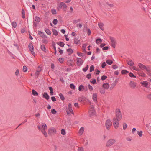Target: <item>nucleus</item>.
Returning a JSON list of instances; mask_svg holds the SVG:
<instances>
[{
    "label": "nucleus",
    "mask_w": 151,
    "mask_h": 151,
    "mask_svg": "<svg viewBox=\"0 0 151 151\" xmlns=\"http://www.w3.org/2000/svg\"><path fill=\"white\" fill-rule=\"evenodd\" d=\"M138 65L139 68L142 70L145 69L148 72H150L151 71V69L149 67H147L145 65L140 63H139L138 64Z\"/></svg>",
    "instance_id": "nucleus-1"
},
{
    "label": "nucleus",
    "mask_w": 151,
    "mask_h": 151,
    "mask_svg": "<svg viewBox=\"0 0 151 151\" xmlns=\"http://www.w3.org/2000/svg\"><path fill=\"white\" fill-rule=\"evenodd\" d=\"M116 119L117 120H121L122 118V114L120 110L119 109H117L116 111Z\"/></svg>",
    "instance_id": "nucleus-2"
},
{
    "label": "nucleus",
    "mask_w": 151,
    "mask_h": 151,
    "mask_svg": "<svg viewBox=\"0 0 151 151\" xmlns=\"http://www.w3.org/2000/svg\"><path fill=\"white\" fill-rule=\"evenodd\" d=\"M56 132V129L54 127L50 128L48 130V134L50 135H53L55 134Z\"/></svg>",
    "instance_id": "nucleus-3"
},
{
    "label": "nucleus",
    "mask_w": 151,
    "mask_h": 151,
    "mask_svg": "<svg viewBox=\"0 0 151 151\" xmlns=\"http://www.w3.org/2000/svg\"><path fill=\"white\" fill-rule=\"evenodd\" d=\"M109 39L111 42V45L113 47L115 48L116 47V41L115 38L113 37H109Z\"/></svg>",
    "instance_id": "nucleus-4"
},
{
    "label": "nucleus",
    "mask_w": 151,
    "mask_h": 151,
    "mask_svg": "<svg viewBox=\"0 0 151 151\" xmlns=\"http://www.w3.org/2000/svg\"><path fill=\"white\" fill-rule=\"evenodd\" d=\"M120 120H117V119H116V118H114L113 119V124L116 129L119 126V121Z\"/></svg>",
    "instance_id": "nucleus-5"
},
{
    "label": "nucleus",
    "mask_w": 151,
    "mask_h": 151,
    "mask_svg": "<svg viewBox=\"0 0 151 151\" xmlns=\"http://www.w3.org/2000/svg\"><path fill=\"white\" fill-rule=\"evenodd\" d=\"M112 125V123L110 119L107 120L105 123V126L106 129L109 130Z\"/></svg>",
    "instance_id": "nucleus-6"
},
{
    "label": "nucleus",
    "mask_w": 151,
    "mask_h": 151,
    "mask_svg": "<svg viewBox=\"0 0 151 151\" xmlns=\"http://www.w3.org/2000/svg\"><path fill=\"white\" fill-rule=\"evenodd\" d=\"M115 142V140L114 139H110L107 142L106 146L107 147H109L111 146Z\"/></svg>",
    "instance_id": "nucleus-7"
},
{
    "label": "nucleus",
    "mask_w": 151,
    "mask_h": 151,
    "mask_svg": "<svg viewBox=\"0 0 151 151\" xmlns=\"http://www.w3.org/2000/svg\"><path fill=\"white\" fill-rule=\"evenodd\" d=\"M76 61V64L78 66H81L83 63L82 60L80 58H77Z\"/></svg>",
    "instance_id": "nucleus-8"
},
{
    "label": "nucleus",
    "mask_w": 151,
    "mask_h": 151,
    "mask_svg": "<svg viewBox=\"0 0 151 151\" xmlns=\"http://www.w3.org/2000/svg\"><path fill=\"white\" fill-rule=\"evenodd\" d=\"M80 40L79 39V37H75L74 38V43L78 45L79 44H80Z\"/></svg>",
    "instance_id": "nucleus-9"
},
{
    "label": "nucleus",
    "mask_w": 151,
    "mask_h": 151,
    "mask_svg": "<svg viewBox=\"0 0 151 151\" xmlns=\"http://www.w3.org/2000/svg\"><path fill=\"white\" fill-rule=\"evenodd\" d=\"M38 34L41 37H42V38H47V37L45 36L43 32H41L40 31H38Z\"/></svg>",
    "instance_id": "nucleus-10"
},
{
    "label": "nucleus",
    "mask_w": 151,
    "mask_h": 151,
    "mask_svg": "<svg viewBox=\"0 0 151 151\" xmlns=\"http://www.w3.org/2000/svg\"><path fill=\"white\" fill-rule=\"evenodd\" d=\"M129 85L132 88L134 89L136 86V83H134L132 81H130Z\"/></svg>",
    "instance_id": "nucleus-11"
},
{
    "label": "nucleus",
    "mask_w": 151,
    "mask_h": 151,
    "mask_svg": "<svg viewBox=\"0 0 151 151\" xmlns=\"http://www.w3.org/2000/svg\"><path fill=\"white\" fill-rule=\"evenodd\" d=\"M92 98L96 103L97 102V95L96 93H93L92 96Z\"/></svg>",
    "instance_id": "nucleus-12"
},
{
    "label": "nucleus",
    "mask_w": 151,
    "mask_h": 151,
    "mask_svg": "<svg viewBox=\"0 0 151 151\" xmlns=\"http://www.w3.org/2000/svg\"><path fill=\"white\" fill-rule=\"evenodd\" d=\"M140 83L142 85L144 86V87H145L147 88H148V87H147L148 83L147 81H143L142 82H141Z\"/></svg>",
    "instance_id": "nucleus-13"
},
{
    "label": "nucleus",
    "mask_w": 151,
    "mask_h": 151,
    "mask_svg": "<svg viewBox=\"0 0 151 151\" xmlns=\"http://www.w3.org/2000/svg\"><path fill=\"white\" fill-rule=\"evenodd\" d=\"M28 47L29 50L31 52H33L34 50V47L32 43H29V44Z\"/></svg>",
    "instance_id": "nucleus-14"
},
{
    "label": "nucleus",
    "mask_w": 151,
    "mask_h": 151,
    "mask_svg": "<svg viewBox=\"0 0 151 151\" xmlns=\"http://www.w3.org/2000/svg\"><path fill=\"white\" fill-rule=\"evenodd\" d=\"M102 87L104 89H108L109 87V85L108 83H104Z\"/></svg>",
    "instance_id": "nucleus-15"
},
{
    "label": "nucleus",
    "mask_w": 151,
    "mask_h": 151,
    "mask_svg": "<svg viewBox=\"0 0 151 151\" xmlns=\"http://www.w3.org/2000/svg\"><path fill=\"white\" fill-rule=\"evenodd\" d=\"M42 97L44 98H45L47 100L49 99V96L46 92H45L42 95Z\"/></svg>",
    "instance_id": "nucleus-16"
},
{
    "label": "nucleus",
    "mask_w": 151,
    "mask_h": 151,
    "mask_svg": "<svg viewBox=\"0 0 151 151\" xmlns=\"http://www.w3.org/2000/svg\"><path fill=\"white\" fill-rule=\"evenodd\" d=\"M89 114L91 116H93L95 114V111L94 109H90L89 111Z\"/></svg>",
    "instance_id": "nucleus-17"
},
{
    "label": "nucleus",
    "mask_w": 151,
    "mask_h": 151,
    "mask_svg": "<svg viewBox=\"0 0 151 151\" xmlns=\"http://www.w3.org/2000/svg\"><path fill=\"white\" fill-rule=\"evenodd\" d=\"M127 64L129 66H133L134 65V63L131 60H127Z\"/></svg>",
    "instance_id": "nucleus-18"
},
{
    "label": "nucleus",
    "mask_w": 151,
    "mask_h": 151,
    "mask_svg": "<svg viewBox=\"0 0 151 151\" xmlns=\"http://www.w3.org/2000/svg\"><path fill=\"white\" fill-rule=\"evenodd\" d=\"M57 44L60 46L62 47H63L65 45L64 43L62 42H57Z\"/></svg>",
    "instance_id": "nucleus-19"
},
{
    "label": "nucleus",
    "mask_w": 151,
    "mask_h": 151,
    "mask_svg": "<svg viewBox=\"0 0 151 151\" xmlns=\"http://www.w3.org/2000/svg\"><path fill=\"white\" fill-rule=\"evenodd\" d=\"M98 25L99 28L101 30H104V24L102 23H99L98 24Z\"/></svg>",
    "instance_id": "nucleus-20"
},
{
    "label": "nucleus",
    "mask_w": 151,
    "mask_h": 151,
    "mask_svg": "<svg viewBox=\"0 0 151 151\" xmlns=\"http://www.w3.org/2000/svg\"><path fill=\"white\" fill-rule=\"evenodd\" d=\"M87 29V34L88 35H90L91 33V32L90 29L88 28L86 26L84 27V30Z\"/></svg>",
    "instance_id": "nucleus-21"
},
{
    "label": "nucleus",
    "mask_w": 151,
    "mask_h": 151,
    "mask_svg": "<svg viewBox=\"0 0 151 151\" xmlns=\"http://www.w3.org/2000/svg\"><path fill=\"white\" fill-rule=\"evenodd\" d=\"M41 128L42 130H46L47 128V126L45 123H42Z\"/></svg>",
    "instance_id": "nucleus-22"
},
{
    "label": "nucleus",
    "mask_w": 151,
    "mask_h": 151,
    "mask_svg": "<svg viewBox=\"0 0 151 151\" xmlns=\"http://www.w3.org/2000/svg\"><path fill=\"white\" fill-rule=\"evenodd\" d=\"M67 51L68 52V54L70 55L73 53V50L71 48H68L67 49Z\"/></svg>",
    "instance_id": "nucleus-23"
},
{
    "label": "nucleus",
    "mask_w": 151,
    "mask_h": 151,
    "mask_svg": "<svg viewBox=\"0 0 151 151\" xmlns=\"http://www.w3.org/2000/svg\"><path fill=\"white\" fill-rule=\"evenodd\" d=\"M84 130V128L83 127H81L79 131V133L80 135H81L83 132Z\"/></svg>",
    "instance_id": "nucleus-24"
},
{
    "label": "nucleus",
    "mask_w": 151,
    "mask_h": 151,
    "mask_svg": "<svg viewBox=\"0 0 151 151\" xmlns=\"http://www.w3.org/2000/svg\"><path fill=\"white\" fill-rule=\"evenodd\" d=\"M32 93L33 95L34 96H37L38 94V93L35 90L33 89L32 91Z\"/></svg>",
    "instance_id": "nucleus-25"
},
{
    "label": "nucleus",
    "mask_w": 151,
    "mask_h": 151,
    "mask_svg": "<svg viewBox=\"0 0 151 151\" xmlns=\"http://www.w3.org/2000/svg\"><path fill=\"white\" fill-rule=\"evenodd\" d=\"M104 6L106 8H108V6H109L110 7H113L114 5L112 4H109L108 3H106L105 4Z\"/></svg>",
    "instance_id": "nucleus-26"
},
{
    "label": "nucleus",
    "mask_w": 151,
    "mask_h": 151,
    "mask_svg": "<svg viewBox=\"0 0 151 151\" xmlns=\"http://www.w3.org/2000/svg\"><path fill=\"white\" fill-rule=\"evenodd\" d=\"M40 48L44 52H46V50L45 46L44 45H42L40 46Z\"/></svg>",
    "instance_id": "nucleus-27"
},
{
    "label": "nucleus",
    "mask_w": 151,
    "mask_h": 151,
    "mask_svg": "<svg viewBox=\"0 0 151 151\" xmlns=\"http://www.w3.org/2000/svg\"><path fill=\"white\" fill-rule=\"evenodd\" d=\"M55 45H56L55 43L54 42H52V46L53 47L54 49L55 50L54 53H55V55L56 54V52H57Z\"/></svg>",
    "instance_id": "nucleus-28"
},
{
    "label": "nucleus",
    "mask_w": 151,
    "mask_h": 151,
    "mask_svg": "<svg viewBox=\"0 0 151 151\" xmlns=\"http://www.w3.org/2000/svg\"><path fill=\"white\" fill-rule=\"evenodd\" d=\"M60 7H63L65 8H66L67 7L66 5V4L64 2H61L60 3Z\"/></svg>",
    "instance_id": "nucleus-29"
},
{
    "label": "nucleus",
    "mask_w": 151,
    "mask_h": 151,
    "mask_svg": "<svg viewBox=\"0 0 151 151\" xmlns=\"http://www.w3.org/2000/svg\"><path fill=\"white\" fill-rule=\"evenodd\" d=\"M45 30L46 33L48 35H50L51 34V32L49 29H46Z\"/></svg>",
    "instance_id": "nucleus-30"
},
{
    "label": "nucleus",
    "mask_w": 151,
    "mask_h": 151,
    "mask_svg": "<svg viewBox=\"0 0 151 151\" xmlns=\"http://www.w3.org/2000/svg\"><path fill=\"white\" fill-rule=\"evenodd\" d=\"M129 73V72L125 70H122L121 73L122 74H126Z\"/></svg>",
    "instance_id": "nucleus-31"
},
{
    "label": "nucleus",
    "mask_w": 151,
    "mask_h": 151,
    "mask_svg": "<svg viewBox=\"0 0 151 151\" xmlns=\"http://www.w3.org/2000/svg\"><path fill=\"white\" fill-rule=\"evenodd\" d=\"M52 30L53 35H54L56 36L58 35V32L56 29H53Z\"/></svg>",
    "instance_id": "nucleus-32"
},
{
    "label": "nucleus",
    "mask_w": 151,
    "mask_h": 151,
    "mask_svg": "<svg viewBox=\"0 0 151 151\" xmlns=\"http://www.w3.org/2000/svg\"><path fill=\"white\" fill-rule=\"evenodd\" d=\"M102 42V40L101 38H98L96 39V43L98 44L99 43H101Z\"/></svg>",
    "instance_id": "nucleus-33"
},
{
    "label": "nucleus",
    "mask_w": 151,
    "mask_h": 151,
    "mask_svg": "<svg viewBox=\"0 0 151 151\" xmlns=\"http://www.w3.org/2000/svg\"><path fill=\"white\" fill-rule=\"evenodd\" d=\"M45 130H42L41 132L45 137H48V135Z\"/></svg>",
    "instance_id": "nucleus-34"
},
{
    "label": "nucleus",
    "mask_w": 151,
    "mask_h": 151,
    "mask_svg": "<svg viewBox=\"0 0 151 151\" xmlns=\"http://www.w3.org/2000/svg\"><path fill=\"white\" fill-rule=\"evenodd\" d=\"M106 62L109 65H111L113 63V61L111 60H107Z\"/></svg>",
    "instance_id": "nucleus-35"
},
{
    "label": "nucleus",
    "mask_w": 151,
    "mask_h": 151,
    "mask_svg": "<svg viewBox=\"0 0 151 151\" xmlns=\"http://www.w3.org/2000/svg\"><path fill=\"white\" fill-rule=\"evenodd\" d=\"M22 17L24 19L25 18V11L23 9H22Z\"/></svg>",
    "instance_id": "nucleus-36"
},
{
    "label": "nucleus",
    "mask_w": 151,
    "mask_h": 151,
    "mask_svg": "<svg viewBox=\"0 0 151 151\" xmlns=\"http://www.w3.org/2000/svg\"><path fill=\"white\" fill-rule=\"evenodd\" d=\"M35 21L39 22L40 21V18L38 16H36L35 18Z\"/></svg>",
    "instance_id": "nucleus-37"
},
{
    "label": "nucleus",
    "mask_w": 151,
    "mask_h": 151,
    "mask_svg": "<svg viewBox=\"0 0 151 151\" xmlns=\"http://www.w3.org/2000/svg\"><path fill=\"white\" fill-rule=\"evenodd\" d=\"M12 26L14 28H15L17 26V23L15 22H13L12 23Z\"/></svg>",
    "instance_id": "nucleus-38"
},
{
    "label": "nucleus",
    "mask_w": 151,
    "mask_h": 151,
    "mask_svg": "<svg viewBox=\"0 0 151 151\" xmlns=\"http://www.w3.org/2000/svg\"><path fill=\"white\" fill-rule=\"evenodd\" d=\"M84 89V86L82 85H80L78 88V90L80 91H82V89Z\"/></svg>",
    "instance_id": "nucleus-39"
},
{
    "label": "nucleus",
    "mask_w": 151,
    "mask_h": 151,
    "mask_svg": "<svg viewBox=\"0 0 151 151\" xmlns=\"http://www.w3.org/2000/svg\"><path fill=\"white\" fill-rule=\"evenodd\" d=\"M129 76L130 77L132 78H136V76H135L131 72L129 73Z\"/></svg>",
    "instance_id": "nucleus-40"
},
{
    "label": "nucleus",
    "mask_w": 151,
    "mask_h": 151,
    "mask_svg": "<svg viewBox=\"0 0 151 151\" xmlns=\"http://www.w3.org/2000/svg\"><path fill=\"white\" fill-rule=\"evenodd\" d=\"M116 83H113L111 84L110 87V89L111 90L114 87L116 86Z\"/></svg>",
    "instance_id": "nucleus-41"
},
{
    "label": "nucleus",
    "mask_w": 151,
    "mask_h": 151,
    "mask_svg": "<svg viewBox=\"0 0 151 151\" xmlns=\"http://www.w3.org/2000/svg\"><path fill=\"white\" fill-rule=\"evenodd\" d=\"M59 95L61 100H64L65 99V98L63 95L61 93H60Z\"/></svg>",
    "instance_id": "nucleus-42"
},
{
    "label": "nucleus",
    "mask_w": 151,
    "mask_h": 151,
    "mask_svg": "<svg viewBox=\"0 0 151 151\" xmlns=\"http://www.w3.org/2000/svg\"><path fill=\"white\" fill-rule=\"evenodd\" d=\"M88 68L89 66L88 65H87L85 68L83 69L82 70L83 71L86 72L88 70Z\"/></svg>",
    "instance_id": "nucleus-43"
},
{
    "label": "nucleus",
    "mask_w": 151,
    "mask_h": 151,
    "mask_svg": "<svg viewBox=\"0 0 151 151\" xmlns=\"http://www.w3.org/2000/svg\"><path fill=\"white\" fill-rule=\"evenodd\" d=\"M84 100V98L83 96L80 97L78 99V100L80 102L83 101Z\"/></svg>",
    "instance_id": "nucleus-44"
},
{
    "label": "nucleus",
    "mask_w": 151,
    "mask_h": 151,
    "mask_svg": "<svg viewBox=\"0 0 151 151\" xmlns=\"http://www.w3.org/2000/svg\"><path fill=\"white\" fill-rule=\"evenodd\" d=\"M51 12L53 14H56V10L55 9H51Z\"/></svg>",
    "instance_id": "nucleus-45"
},
{
    "label": "nucleus",
    "mask_w": 151,
    "mask_h": 151,
    "mask_svg": "<svg viewBox=\"0 0 151 151\" xmlns=\"http://www.w3.org/2000/svg\"><path fill=\"white\" fill-rule=\"evenodd\" d=\"M94 69V67L93 65H91L90 68V72H91L93 71Z\"/></svg>",
    "instance_id": "nucleus-46"
},
{
    "label": "nucleus",
    "mask_w": 151,
    "mask_h": 151,
    "mask_svg": "<svg viewBox=\"0 0 151 151\" xmlns=\"http://www.w3.org/2000/svg\"><path fill=\"white\" fill-rule=\"evenodd\" d=\"M70 88L73 89H74L75 88V85L72 83H71L70 85Z\"/></svg>",
    "instance_id": "nucleus-47"
},
{
    "label": "nucleus",
    "mask_w": 151,
    "mask_h": 151,
    "mask_svg": "<svg viewBox=\"0 0 151 151\" xmlns=\"http://www.w3.org/2000/svg\"><path fill=\"white\" fill-rule=\"evenodd\" d=\"M51 111L52 113L53 114H55L57 113L56 111L54 109H52L51 110Z\"/></svg>",
    "instance_id": "nucleus-48"
},
{
    "label": "nucleus",
    "mask_w": 151,
    "mask_h": 151,
    "mask_svg": "<svg viewBox=\"0 0 151 151\" xmlns=\"http://www.w3.org/2000/svg\"><path fill=\"white\" fill-rule=\"evenodd\" d=\"M107 78V77L105 75H103L101 77V79L102 80H104Z\"/></svg>",
    "instance_id": "nucleus-49"
},
{
    "label": "nucleus",
    "mask_w": 151,
    "mask_h": 151,
    "mask_svg": "<svg viewBox=\"0 0 151 151\" xmlns=\"http://www.w3.org/2000/svg\"><path fill=\"white\" fill-rule=\"evenodd\" d=\"M23 70L24 72H26L27 70V68L25 66H24L23 68Z\"/></svg>",
    "instance_id": "nucleus-50"
},
{
    "label": "nucleus",
    "mask_w": 151,
    "mask_h": 151,
    "mask_svg": "<svg viewBox=\"0 0 151 151\" xmlns=\"http://www.w3.org/2000/svg\"><path fill=\"white\" fill-rule=\"evenodd\" d=\"M100 92L101 94H104L105 93V90L104 89H101L100 90Z\"/></svg>",
    "instance_id": "nucleus-51"
},
{
    "label": "nucleus",
    "mask_w": 151,
    "mask_h": 151,
    "mask_svg": "<svg viewBox=\"0 0 151 151\" xmlns=\"http://www.w3.org/2000/svg\"><path fill=\"white\" fill-rule=\"evenodd\" d=\"M139 75L142 77H145L146 76L145 74L143 73H139Z\"/></svg>",
    "instance_id": "nucleus-52"
},
{
    "label": "nucleus",
    "mask_w": 151,
    "mask_h": 151,
    "mask_svg": "<svg viewBox=\"0 0 151 151\" xmlns=\"http://www.w3.org/2000/svg\"><path fill=\"white\" fill-rule=\"evenodd\" d=\"M127 127V124L125 123H124L123 124V129L124 130H125Z\"/></svg>",
    "instance_id": "nucleus-53"
},
{
    "label": "nucleus",
    "mask_w": 151,
    "mask_h": 151,
    "mask_svg": "<svg viewBox=\"0 0 151 151\" xmlns=\"http://www.w3.org/2000/svg\"><path fill=\"white\" fill-rule=\"evenodd\" d=\"M146 97L149 100L151 101V94L147 95Z\"/></svg>",
    "instance_id": "nucleus-54"
},
{
    "label": "nucleus",
    "mask_w": 151,
    "mask_h": 151,
    "mask_svg": "<svg viewBox=\"0 0 151 151\" xmlns=\"http://www.w3.org/2000/svg\"><path fill=\"white\" fill-rule=\"evenodd\" d=\"M52 22L54 25H56L58 22V20L57 19H54L53 20Z\"/></svg>",
    "instance_id": "nucleus-55"
},
{
    "label": "nucleus",
    "mask_w": 151,
    "mask_h": 151,
    "mask_svg": "<svg viewBox=\"0 0 151 151\" xmlns=\"http://www.w3.org/2000/svg\"><path fill=\"white\" fill-rule=\"evenodd\" d=\"M137 132L139 136L140 137H141L142 136V131H137Z\"/></svg>",
    "instance_id": "nucleus-56"
},
{
    "label": "nucleus",
    "mask_w": 151,
    "mask_h": 151,
    "mask_svg": "<svg viewBox=\"0 0 151 151\" xmlns=\"http://www.w3.org/2000/svg\"><path fill=\"white\" fill-rule=\"evenodd\" d=\"M27 122V119H25V120H24V121L23 122H22V123H21L16 128V129H17L19 126L20 125H22L23 124H24V123H25L26 122Z\"/></svg>",
    "instance_id": "nucleus-57"
},
{
    "label": "nucleus",
    "mask_w": 151,
    "mask_h": 151,
    "mask_svg": "<svg viewBox=\"0 0 151 151\" xmlns=\"http://www.w3.org/2000/svg\"><path fill=\"white\" fill-rule=\"evenodd\" d=\"M91 73H89L86 76V77L88 79H90L91 78Z\"/></svg>",
    "instance_id": "nucleus-58"
},
{
    "label": "nucleus",
    "mask_w": 151,
    "mask_h": 151,
    "mask_svg": "<svg viewBox=\"0 0 151 151\" xmlns=\"http://www.w3.org/2000/svg\"><path fill=\"white\" fill-rule=\"evenodd\" d=\"M106 65V63L105 62H104L102 64L101 67L103 68H105V66Z\"/></svg>",
    "instance_id": "nucleus-59"
},
{
    "label": "nucleus",
    "mask_w": 151,
    "mask_h": 151,
    "mask_svg": "<svg viewBox=\"0 0 151 151\" xmlns=\"http://www.w3.org/2000/svg\"><path fill=\"white\" fill-rule=\"evenodd\" d=\"M61 133L63 135H65V133H66L65 132V130L64 129H62L61 130Z\"/></svg>",
    "instance_id": "nucleus-60"
},
{
    "label": "nucleus",
    "mask_w": 151,
    "mask_h": 151,
    "mask_svg": "<svg viewBox=\"0 0 151 151\" xmlns=\"http://www.w3.org/2000/svg\"><path fill=\"white\" fill-rule=\"evenodd\" d=\"M41 69L39 67L38 69L37 70V71L36 72V74L38 75V73L39 72H40V71H41Z\"/></svg>",
    "instance_id": "nucleus-61"
},
{
    "label": "nucleus",
    "mask_w": 151,
    "mask_h": 151,
    "mask_svg": "<svg viewBox=\"0 0 151 151\" xmlns=\"http://www.w3.org/2000/svg\"><path fill=\"white\" fill-rule=\"evenodd\" d=\"M81 19H79L78 20H75L73 21V23H76L80 21Z\"/></svg>",
    "instance_id": "nucleus-62"
},
{
    "label": "nucleus",
    "mask_w": 151,
    "mask_h": 151,
    "mask_svg": "<svg viewBox=\"0 0 151 151\" xmlns=\"http://www.w3.org/2000/svg\"><path fill=\"white\" fill-rule=\"evenodd\" d=\"M52 101L53 102H55L56 101V99L55 96H52L51 97Z\"/></svg>",
    "instance_id": "nucleus-63"
},
{
    "label": "nucleus",
    "mask_w": 151,
    "mask_h": 151,
    "mask_svg": "<svg viewBox=\"0 0 151 151\" xmlns=\"http://www.w3.org/2000/svg\"><path fill=\"white\" fill-rule=\"evenodd\" d=\"M19 73V70L18 69H17L15 72V74L16 76H18Z\"/></svg>",
    "instance_id": "nucleus-64"
}]
</instances>
